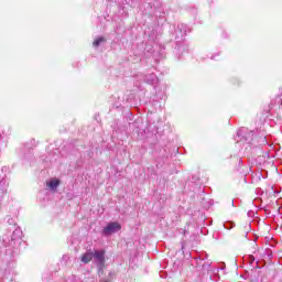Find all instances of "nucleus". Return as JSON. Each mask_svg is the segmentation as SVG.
Wrapping results in <instances>:
<instances>
[{"instance_id": "7ed1b4c3", "label": "nucleus", "mask_w": 282, "mask_h": 282, "mask_svg": "<svg viewBox=\"0 0 282 282\" xmlns=\"http://www.w3.org/2000/svg\"><path fill=\"white\" fill-rule=\"evenodd\" d=\"M94 259V252L93 251H87L86 253L82 254L80 261L82 263H91Z\"/></svg>"}, {"instance_id": "39448f33", "label": "nucleus", "mask_w": 282, "mask_h": 282, "mask_svg": "<svg viewBox=\"0 0 282 282\" xmlns=\"http://www.w3.org/2000/svg\"><path fill=\"white\" fill-rule=\"evenodd\" d=\"M101 43H107V39H105V37H102V36L97 37V39L94 41L93 45H94V47H98Z\"/></svg>"}, {"instance_id": "f257e3e1", "label": "nucleus", "mask_w": 282, "mask_h": 282, "mask_svg": "<svg viewBox=\"0 0 282 282\" xmlns=\"http://www.w3.org/2000/svg\"><path fill=\"white\" fill-rule=\"evenodd\" d=\"M121 229L122 226L119 223H110L104 228V235H113V232H118Z\"/></svg>"}, {"instance_id": "f03ea898", "label": "nucleus", "mask_w": 282, "mask_h": 282, "mask_svg": "<svg viewBox=\"0 0 282 282\" xmlns=\"http://www.w3.org/2000/svg\"><path fill=\"white\" fill-rule=\"evenodd\" d=\"M105 254L106 251L105 250H96L93 252V259H95L96 263H98V265L102 267L105 265Z\"/></svg>"}, {"instance_id": "20e7f679", "label": "nucleus", "mask_w": 282, "mask_h": 282, "mask_svg": "<svg viewBox=\"0 0 282 282\" xmlns=\"http://www.w3.org/2000/svg\"><path fill=\"white\" fill-rule=\"evenodd\" d=\"M61 184V181L57 178H53L47 183L48 188H58V185Z\"/></svg>"}]
</instances>
